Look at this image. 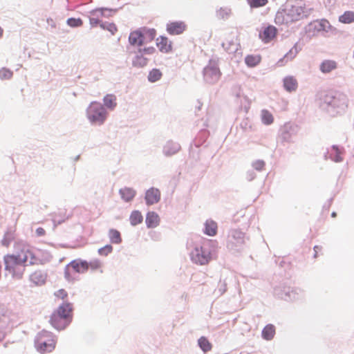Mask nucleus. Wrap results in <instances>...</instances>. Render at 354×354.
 Listing matches in <instances>:
<instances>
[{"label": "nucleus", "instance_id": "obj_1", "mask_svg": "<svg viewBox=\"0 0 354 354\" xmlns=\"http://www.w3.org/2000/svg\"><path fill=\"white\" fill-rule=\"evenodd\" d=\"M40 259L29 248H24L16 254H7L4 257V265L6 274H10L15 279L23 277L26 267L38 265Z\"/></svg>", "mask_w": 354, "mask_h": 354}, {"label": "nucleus", "instance_id": "obj_2", "mask_svg": "<svg viewBox=\"0 0 354 354\" xmlns=\"http://www.w3.org/2000/svg\"><path fill=\"white\" fill-rule=\"evenodd\" d=\"M310 14V9L306 8L302 0H287L277 11L274 21L276 24H288L307 17Z\"/></svg>", "mask_w": 354, "mask_h": 354}, {"label": "nucleus", "instance_id": "obj_3", "mask_svg": "<svg viewBox=\"0 0 354 354\" xmlns=\"http://www.w3.org/2000/svg\"><path fill=\"white\" fill-rule=\"evenodd\" d=\"M319 101V106L332 115L344 111L348 106L346 95L339 92H322Z\"/></svg>", "mask_w": 354, "mask_h": 354}, {"label": "nucleus", "instance_id": "obj_4", "mask_svg": "<svg viewBox=\"0 0 354 354\" xmlns=\"http://www.w3.org/2000/svg\"><path fill=\"white\" fill-rule=\"evenodd\" d=\"M218 243L211 239H204L201 244H196L190 252V258L193 263L205 265L212 259Z\"/></svg>", "mask_w": 354, "mask_h": 354}, {"label": "nucleus", "instance_id": "obj_5", "mask_svg": "<svg viewBox=\"0 0 354 354\" xmlns=\"http://www.w3.org/2000/svg\"><path fill=\"white\" fill-rule=\"evenodd\" d=\"M86 115L93 125H102L107 119L108 112L100 102L93 101L86 109Z\"/></svg>", "mask_w": 354, "mask_h": 354}, {"label": "nucleus", "instance_id": "obj_6", "mask_svg": "<svg viewBox=\"0 0 354 354\" xmlns=\"http://www.w3.org/2000/svg\"><path fill=\"white\" fill-rule=\"evenodd\" d=\"M273 294L278 299L286 301H293L301 299L304 292L299 288L287 286L283 283L274 288Z\"/></svg>", "mask_w": 354, "mask_h": 354}, {"label": "nucleus", "instance_id": "obj_7", "mask_svg": "<svg viewBox=\"0 0 354 354\" xmlns=\"http://www.w3.org/2000/svg\"><path fill=\"white\" fill-rule=\"evenodd\" d=\"M55 336L53 333L42 330L35 338V345L37 350L41 353L51 352L55 348Z\"/></svg>", "mask_w": 354, "mask_h": 354}, {"label": "nucleus", "instance_id": "obj_8", "mask_svg": "<svg viewBox=\"0 0 354 354\" xmlns=\"http://www.w3.org/2000/svg\"><path fill=\"white\" fill-rule=\"evenodd\" d=\"M219 58L216 56H212L208 62V64L203 68V78L205 82L208 84H214L219 79L221 73L218 66Z\"/></svg>", "mask_w": 354, "mask_h": 354}, {"label": "nucleus", "instance_id": "obj_9", "mask_svg": "<svg viewBox=\"0 0 354 354\" xmlns=\"http://www.w3.org/2000/svg\"><path fill=\"white\" fill-rule=\"evenodd\" d=\"M245 245V234L239 230L232 229L229 231L227 242V248L232 252H240Z\"/></svg>", "mask_w": 354, "mask_h": 354}, {"label": "nucleus", "instance_id": "obj_10", "mask_svg": "<svg viewBox=\"0 0 354 354\" xmlns=\"http://www.w3.org/2000/svg\"><path fill=\"white\" fill-rule=\"evenodd\" d=\"M299 126L291 122L286 123L279 129V138L282 142L290 143L298 133Z\"/></svg>", "mask_w": 354, "mask_h": 354}, {"label": "nucleus", "instance_id": "obj_11", "mask_svg": "<svg viewBox=\"0 0 354 354\" xmlns=\"http://www.w3.org/2000/svg\"><path fill=\"white\" fill-rule=\"evenodd\" d=\"M72 322V320L67 318V316L60 315L55 310L50 315V323L51 326L57 330H64Z\"/></svg>", "mask_w": 354, "mask_h": 354}, {"label": "nucleus", "instance_id": "obj_12", "mask_svg": "<svg viewBox=\"0 0 354 354\" xmlns=\"http://www.w3.org/2000/svg\"><path fill=\"white\" fill-rule=\"evenodd\" d=\"M345 153V149L343 147L337 145H332L330 149L324 153V160L330 159L335 162H341L344 158L342 155Z\"/></svg>", "mask_w": 354, "mask_h": 354}, {"label": "nucleus", "instance_id": "obj_13", "mask_svg": "<svg viewBox=\"0 0 354 354\" xmlns=\"http://www.w3.org/2000/svg\"><path fill=\"white\" fill-rule=\"evenodd\" d=\"M128 41L131 46L142 47L145 44L142 28L131 31L129 35Z\"/></svg>", "mask_w": 354, "mask_h": 354}, {"label": "nucleus", "instance_id": "obj_14", "mask_svg": "<svg viewBox=\"0 0 354 354\" xmlns=\"http://www.w3.org/2000/svg\"><path fill=\"white\" fill-rule=\"evenodd\" d=\"M180 149L181 146L178 142L169 140L162 147V154L167 158L171 157L178 153Z\"/></svg>", "mask_w": 354, "mask_h": 354}, {"label": "nucleus", "instance_id": "obj_15", "mask_svg": "<svg viewBox=\"0 0 354 354\" xmlns=\"http://www.w3.org/2000/svg\"><path fill=\"white\" fill-rule=\"evenodd\" d=\"M160 192L158 188L151 187L145 192V200L147 205L158 203L160 200Z\"/></svg>", "mask_w": 354, "mask_h": 354}, {"label": "nucleus", "instance_id": "obj_16", "mask_svg": "<svg viewBox=\"0 0 354 354\" xmlns=\"http://www.w3.org/2000/svg\"><path fill=\"white\" fill-rule=\"evenodd\" d=\"M68 267H71L73 272L81 274L88 270L89 263L86 260L76 259L68 263Z\"/></svg>", "mask_w": 354, "mask_h": 354}, {"label": "nucleus", "instance_id": "obj_17", "mask_svg": "<svg viewBox=\"0 0 354 354\" xmlns=\"http://www.w3.org/2000/svg\"><path fill=\"white\" fill-rule=\"evenodd\" d=\"M187 26L182 21H175L167 24V31L171 35L182 34L186 30Z\"/></svg>", "mask_w": 354, "mask_h": 354}, {"label": "nucleus", "instance_id": "obj_18", "mask_svg": "<svg viewBox=\"0 0 354 354\" xmlns=\"http://www.w3.org/2000/svg\"><path fill=\"white\" fill-rule=\"evenodd\" d=\"M277 33V29L274 26L268 25L259 32V38L263 42L268 43L276 37Z\"/></svg>", "mask_w": 354, "mask_h": 354}, {"label": "nucleus", "instance_id": "obj_19", "mask_svg": "<svg viewBox=\"0 0 354 354\" xmlns=\"http://www.w3.org/2000/svg\"><path fill=\"white\" fill-rule=\"evenodd\" d=\"M314 29L319 31H324L335 35L337 32L336 28L330 25L327 19H322L320 21H316L313 24Z\"/></svg>", "mask_w": 354, "mask_h": 354}, {"label": "nucleus", "instance_id": "obj_20", "mask_svg": "<svg viewBox=\"0 0 354 354\" xmlns=\"http://www.w3.org/2000/svg\"><path fill=\"white\" fill-rule=\"evenodd\" d=\"M156 46L159 50L163 53H168L172 50V43L166 36H160L156 39Z\"/></svg>", "mask_w": 354, "mask_h": 354}, {"label": "nucleus", "instance_id": "obj_21", "mask_svg": "<svg viewBox=\"0 0 354 354\" xmlns=\"http://www.w3.org/2000/svg\"><path fill=\"white\" fill-rule=\"evenodd\" d=\"M55 312L59 313L60 315L67 316V318L73 320V304L68 301H63L60 304L58 308L55 310Z\"/></svg>", "mask_w": 354, "mask_h": 354}, {"label": "nucleus", "instance_id": "obj_22", "mask_svg": "<svg viewBox=\"0 0 354 354\" xmlns=\"http://www.w3.org/2000/svg\"><path fill=\"white\" fill-rule=\"evenodd\" d=\"M135 55L132 58V66L134 68H141L148 64L149 59L145 57L142 53H138V50L131 51Z\"/></svg>", "mask_w": 354, "mask_h": 354}, {"label": "nucleus", "instance_id": "obj_23", "mask_svg": "<svg viewBox=\"0 0 354 354\" xmlns=\"http://www.w3.org/2000/svg\"><path fill=\"white\" fill-rule=\"evenodd\" d=\"M136 191L129 187H124L119 189V194L122 201L126 203H130L136 196Z\"/></svg>", "mask_w": 354, "mask_h": 354}, {"label": "nucleus", "instance_id": "obj_24", "mask_svg": "<svg viewBox=\"0 0 354 354\" xmlns=\"http://www.w3.org/2000/svg\"><path fill=\"white\" fill-rule=\"evenodd\" d=\"M145 223L147 228H155L160 224V217L153 211H149L146 214Z\"/></svg>", "mask_w": 354, "mask_h": 354}, {"label": "nucleus", "instance_id": "obj_25", "mask_svg": "<svg viewBox=\"0 0 354 354\" xmlns=\"http://www.w3.org/2000/svg\"><path fill=\"white\" fill-rule=\"evenodd\" d=\"M301 50V48L298 47V44L296 43L294 46L284 55L283 57L278 61V65L283 66L288 61L292 60Z\"/></svg>", "mask_w": 354, "mask_h": 354}, {"label": "nucleus", "instance_id": "obj_26", "mask_svg": "<svg viewBox=\"0 0 354 354\" xmlns=\"http://www.w3.org/2000/svg\"><path fill=\"white\" fill-rule=\"evenodd\" d=\"M218 225L216 221L207 219L204 223L203 232L209 236H214L217 234Z\"/></svg>", "mask_w": 354, "mask_h": 354}, {"label": "nucleus", "instance_id": "obj_27", "mask_svg": "<svg viewBox=\"0 0 354 354\" xmlns=\"http://www.w3.org/2000/svg\"><path fill=\"white\" fill-rule=\"evenodd\" d=\"M276 333V328L272 324H267L261 331V337L267 341L272 340Z\"/></svg>", "mask_w": 354, "mask_h": 354}, {"label": "nucleus", "instance_id": "obj_28", "mask_svg": "<svg viewBox=\"0 0 354 354\" xmlns=\"http://www.w3.org/2000/svg\"><path fill=\"white\" fill-rule=\"evenodd\" d=\"M103 106L106 109L113 111L117 106L116 96L113 94H106L103 97Z\"/></svg>", "mask_w": 354, "mask_h": 354}, {"label": "nucleus", "instance_id": "obj_29", "mask_svg": "<svg viewBox=\"0 0 354 354\" xmlns=\"http://www.w3.org/2000/svg\"><path fill=\"white\" fill-rule=\"evenodd\" d=\"M283 87L288 92H292L297 88V80L292 76H287L283 78Z\"/></svg>", "mask_w": 354, "mask_h": 354}, {"label": "nucleus", "instance_id": "obj_30", "mask_svg": "<svg viewBox=\"0 0 354 354\" xmlns=\"http://www.w3.org/2000/svg\"><path fill=\"white\" fill-rule=\"evenodd\" d=\"M46 279V274L41 270L35 271L30 276V280L36 285L44 284Z\"/></svg>", "mask_w": 354, "mask_h": 354}, {"label": "nucleus", "instance_id": "obj_31", "mask_svg": "<svg viewBox=\"0 0 354 354\" xmlns=\"http://www.w3.org/2000/svg\"><path fill=\"white\" fill-rule=\"evenodd\" d=\"M337 68V63L333 60H324L321 64L319 69L323 73H328Z\"/></svg>", "mask_w": 354, "mask_h": 354}, {"label": "nucleus", "instance_id": "obj_32", "mask_svg": "<svg viewBox=\"0 0 354 354\" xmlns=\"http://www.w3.org/2000/svg\"><path fill=\"white\" fill-rule=\"evenodd\" d=\"M141 28L145 37V44L152 41L156 36V30L154 28H149L145 26Z\"/></svg>", "mask_w": 354, "mask_h": 354}, {"label": "nucleus", "instance_id": "obj_33", "mask_svg": "<svg viewBox=\"0 0 354 354\" xmlns=\"http://www.w3.org/2000/svg\"><path fill=\"white\" fill-rule=\"evenodd\" d=\"M130 224L132 226H136L143 221V216L139 210H133L129 216Z\"/></svg>", "mask_w": 354, "mask_h": 354}, {"label": "nucleus", "instance_id": "obj_34", "mask_svg": "<svg viewBox=\"0 0 354 354\" xmlns=\"http://www.w3.org/2000/svg\"><path fill=\"white\" fill-rule=\"evenodd\" d=\"M118 9H112L108 8H99L96 9H93L90 11V14L91 15L95 16L97 12H100L101 16L109 17L113 15V13L117 12Z\"/></svg>", "mask_w": 354, "mask_h": 354}, {"label": "nucleus", "instance_id": "obj_35", "mask_svg": "<svg viewBox=\"0 0 354 354\" xmlns=\"http://www.w3.org/2000/svg\"><path fill=\"white\" fill-rule=\"evenodd\" d=\"M261 60V57L259 55H248L245 57V63L250 68L257 66Z\"/></svg>", "mask_w": 354, "mask_h": 354}, {"label": "nucleus", "instance_id": "obj_36", "mask_svg": "<svg viewBox=\"0 0 354 354\" xmlns=\"http://www.w3.org/2000/svg\"><path fill=\"white\" fill-rule=\"evenodd\" d=\"M109 238L113 244H120L122 243V239L120 232L116 230L111 228L109 230Z\"/></svg>", "mask_w": 354, "mask_h": 354}, {"label": "nucleus", "instance_id": "obj_37", "mask_svg": "<svg viewBox=\"0 0 354 354\" xmlns=\"http://www.w3.org/2000/svg\"><path fill=\"white\" fill-rule=\"evenodd\" d=\"M231 15L232 10L230 8L228 7H221L216 11V15L220 19H228Z\"/></svg>", "mask_w": 354, "mask_h": 354}, {"label": "nucleus", "instance_id": "obj_38", "mask_svg": "<svg viewBox=\"0 0 354 354\" xmlns=\"http://www.w3.org/2000/svg\"><path fill=\"white\" fill-rule=\"evenodd\" d=\"M339 21L345 24H349L354 22V12L345 11L339 17Z\"/></svg>", "mask_w": 354, "mask_h": 354}, {"label": "nucleus", "instance_id": "obj_39", "mask_svg": "<svg viewBox=\"0 0 354 354\" xmlns=\"http://www.w3.org/2000/svg\"><path fill=\"white\" fill-rule=\"evenodd\" d=\"M162 72L158 68H153L149 73L147 80L149 82L154 83L161 79Z\"/></svg>", "mask_w": 354, "mask_h": 354}, {"label": "nucleus", "instance_id": "obj_40", "mask_svg": "<svg viewBox=\"0 0 354 354\" xmlns=\"http://www.w3.org/2000/svg\"><path fill=\"white\" fill-rule=\"evenodd\" d=\"M198 346L203 352H207L212 349V344L205 337H201L198 340Z\"/></svg>", "mask_w": 354, "mask_h": 354}, {"label": "nucleus", "instance_id": "obj_41", "mask_svg": "<svg viewBox=\"0 0 354 354\" xmlns=\"http://www.w3.org/2000/svg\"><path fill=\"white\" fill-rule=\"evenodd\" d=\"M100 28L103 30H108L112 35H114L118 30L116 25L111 22L102 21L100 23Z\"/></svg>", "mask_w": 354, "mask_h": 354}, {"label": "nucleus", "instance_id": "obj_42", "mask_svg": "<svg viewBox=\"0 0 354 354\" xmlns=\"http://www.w3.org/2000/svg\"><path fill=\"white\" fill-rule=\"evenodd\" d=\"M71 268L68 267V264L64 268V279L70 283H73L76 280H77L75 274L71 270Z\"/></svg>", "mask_w": 354, "mask_h": 354}, {"label": "nucleus", "instance_id": "obj_43", "mask_svg": "<svg viewBox=\"0 0 354 354\" xmlns=\"http://www.w3.org/2000/svg\"><path fill=\"white\" fill-rule=\"evenodd\" d=\"M261 120L264 124L270 125L273 122V116L268 111L262 110Z\"/></svg>", "mask_w": 354, "mask_h": 354}, {"label": "nucleus", "instance_id": "obj_44", "mask_svg": "<svg viewBox=\"0 0 354 354\" xmlns=\"http://www.w3.org/2000/svg\"><path fill=\"white\" fill-rule=\"evenodd\" d=\"M66 24L71 28H78L83 25L81 18L70 17L66 20Z\"/></svg>", "mask_w": 354, "mask_h": 354}, {"label": "nucleus", "instance_id": "obj_45", "mask_svg": "<svg viewBox=\"0 0 354 354\" xmlns=\"http://www.w3.org/2000/svg\"><path fill=\"white\" fill-rule=\"evenodd\" d=\"M251 8L263 7L268 3V0H247Z\"/></svg>", "mask_w": 354, "mask_h": 354}, {"label": "nucleus", "instance_id": "obj_46", "mask_svg": "<svg viewBox=\"0 0 354 354\" xmlns=\"http://www.w3.org/2000/svg\"><path fill=\"white\" fill-rule=\"evenodd\" d=\"M252 168L257 171H262L266 167V162L263 160H257L251 164Z\"/></svg>", "mask_w": 354, "mask_h": 354}, {"label": "nucleus", "instance_id": "obj_47", "mask_svg": "<svg viewBox=\"0 0 354 354\" xmlns=\"http://www.w3.org/2000/svg\"><path fill=\"white\" fill-rule=\"evenodd\" d=\"M113 248L111 244H106L98 249V254L101 256L106 257L113 252Z\"/></svg>", "mask_w": 354, "mask_h": 354}, {"label": "nucleus", "instance_id": "obj_48", "mask_svg": "<svg viewBox=\"0 0 354 354\" xmlns=\"http://www.w3.org/2000/svg\"><path fill=\"white\" fill-rule=\"evenodd\" d=\"M227 290V283L225 280H220L218 288L215 290L216 294H218L219 296L223 295Z\"/></svg>", "mask_w": 354, "mask_h": 354}, {"label": "nucleus", "instance_id": "obj_49", "mask_svg": "<svg viewBox=\"0 0 354 354\" xmlns=\"http://www.w3.org/2000/svg\"><path fill=\"white\" fill-rule=\"evenodd\" d=\"M138 53H142L145 56V55H153L156 52V48L153 46H149V47H140L137 48Z\"/></svg>", "mask_w": 354, "mask_h": 354}, {"label": "nucleus", "instance_id": "obj_50", "mask_svg": "<svg viewBox=\"0 0 354 354\" xmlns=\"http://www.w3.org/2000/svg\"><path fill=\"white\" fill-rule=\"evenodd\" d=\"M13 73L8 68H2L0 70V79L1 80H9L12 77Z\"/></svg>", "mask_w": 354, "mask_h": 354}, {"label": "nucleus", "instance_id": "obj_51", "mask_svg": "<svg viewBox=\"0 0 354 354\" xmlns=\"http://www.w3.org/2000/svg\"><path fill=\"white\" fill-rule=\"evenodd\" d=\"M12 239V235L10 232H6L3 236V239L1 241V243L3 246L8 247Z\"/></svg>", "mask_w": 354, "mask_h": 354}, {"label": "nucleus", "instance_id": "obj_52", "mask_svg": "<svg viewBox=\"0 0 354 354\" xmlns=\"http://www.w3.org/2000/svg\"><path fill=\"white\" fill-rule=\"evenodd\" d=\"M226 44L225 43L222 44V46L223 48L228 52L229 53H235L237 50L236 48H234V44L233 42H230L227 44V46H225Z\"/></svg>", "mask_w": 354, "mask_h": 354}, {"label": "nucleus", "instance_id": "obj_53", "mask_svg": "<svg viewBox=\"0 0 354 354\" xmlns=\"http://www.w3.org/2000/svg\"><path fill=\"white\" fill-rule=\"evenodd\" d=\"M256 177H257V174L254 170L250 169L246 172L245 178L248 181L250 182V181L253 180L254 179H255Z\"/></svg>", "mask_w": 354, "mask_h": 354}, {"label": "nucleus", "instance_id": "obj_54", "mask_svg": "<svg viewBox=\"0 0 354 354\" xmlns=\"http://www.w3.org/2000/svg\"><path fill=\"white\" fill-rule=\"evenodd\" d=\"M232 91L236 98H241L242 96H243V94L241 92V89L239 86H234L233 87Z\"/></svg>", "mask_w": 354, "mask_h": 354}, {"label": "nucleus", "instance_id": "obj_55", "mask_svg": "<svg viewBox=\"0 0 354 354\" xmlns=\"http://www.w3.org/2000/svg\"><path fill=\"white\" fill-rule=\"evenodd\" d=\"M89 267L91 268L92 270H97L101 266V262L100 260L95 259L94 261L88 262Z\"/></svg>", "mask_w": 354, "mask_h": 354}, {"label": "nucleus", "instance_id": "obj_56", "mask_svg": "<svg viewBox=\"0 0 354 354\" xmlns=\"http://www.w3.org/2000/svg\"><path fill=\"white\" fill-rule=\"evenodd\" d=\"M101 22L102 21L97 18L89 17V23L91 28L96 27L98 25L100 26Z\"/></svg>", "mask_w": 354, "mask_h": 354}, {"label": "nucleus", "instance_id": "obj_57", "mask_svg": "<svg viewBox=\"0 0 354 354\" xmlns=\"http://www.w3.org/2000/svg\"><path fill=\"white\" fill-rule=\"evenodd\" d=\"M68 293L64 289H60L58 291L57 297H60L62 299L67 297Z\"/></svg>", "mask_w": 354, "mask_h": 354}, {"label": "nucleus", "instance_id": "obj_58", "mask_svg": "<svg viewBox=\"0 0 354 354\" xmlns=\"http://www.w3.org/2000/svg\"><path fill=\"white\" fill-rule=\"evenodd\" d=\"M45 233L46 231L43 227H39L36 229V234L37 236H42L45 234Z\"/></svg>", "mask_w": 354, "mask_h": 354}, {"label": "nucleus", "instance_id": "obj_59", "mask_svg": "<svg viewBox=\"0 0 354 354\" xmlns=\"http://www.w3.org/2000/svg\"><path fill=\"white\" fill-rule=\"evenodd\" d=\"M65 219H57V218H55L53 219V225L54 227H57L58 225H61L62 223H64Z\"/></svg>", "mask_w": 354, "mask_h": 354}, {"label": "nucleus", "instance_id": "obj_60", "mask_svg": "<svg viewBox=\"0 0 354 354\" xmlns=\"http://www.w3.org/2000/svg\"><path fill=\"white\" fill-rule=\"evenodd\" d=\"M333 198H330L327 203H326L324 206H323V208L325 209H328L330 206L332 204V202H333Z\"/></svg>", "mask_w": 354, "mask_h": 354}, {"label": "nucleus", "instance_id": "obj_61", "mask_svg": "<svg viewBox=\"0 0 354 354\" xmlns=\"http://www.w3.org/2000/svg\"><path fill=\"white\" fill-rule=\"evenodd\" d=\"M200 133L203 138V140H204L203 141H205L208 136L207 132L206 131L203 130V131H201Z\"/></svg>", "mask_w": 354, "mask_h": 354}, {"label": "nucleus", "instance_id": "obj_62", "mask_svg": "<svg viewBox=\"0 0 354 354\" xmlns=\"http://www.w3.org/2000/svg\"><path fill=\"white\" fill-rule=\"evenodd\" d=\"M313 250H314L315 252H316V253H318V251L322 250V246L315 245L314 248H313Z\"/></svg>", "mask_w": 354, "mask_h": 354}, {"label": "nucleus", "instance_id": "obj_63", "mask_svg": "<svg viewBox=\"0 0 354 354\" xmlns=\"http://www.w3.org/2000/svg\"><path fill=\"white\" fill-rule=\"evenodd\" d=\"M336 216H337V213L335 212H333L331 213V216L332 217L335 218V217H336Z\"/></svg>", "mask_w": 354, "mask_h": 354}, {"label": "nucleus", "instance_id": "obj_64", "mask_svg": "<svg viewBox=\"0 0 354 354\" xmlns=\"http://www.w3.org/2000/svg\"><path fill=\"white\" fill-rule=\"evenodd\" d=\"M3 35V29L0 26V37L2 36Z\"/></svg>", "mask_w": 354, "mask_h": 354}]
</instances>
